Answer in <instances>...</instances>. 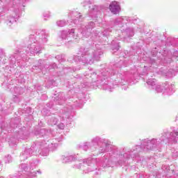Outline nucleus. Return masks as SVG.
Masks as SVG:
<instances>
[{"label": "nucleus", "instance_id": "obj_51", "mask_svg": "<svg viewBox=\"0 0 178 178\" xmlns=\"http://www.w3.org/2000/svg\"><path fill=\"white\" fill-rule=\"evenodd\" d=\"M136 149H138V148H140V146H136Z\"/></svg>", "mask_w": 178, "mask_h": 178}, {"label": "nucleus", "instance_id": "obj_25", "mask_svg": "<svg viewBox=\"0 0 178 178\" xmlns=\"http://www.w3.org/2000/svg\"><path fill=\"white\" fill-rule=\"evenodd\" d=\"M163 73H164L165 77H168L169 79V78L173 77V76H175L176 71H175L172 69H170L168 71L164 70Z\"/></svg>", "mask_w": 178, "mask_h": 178}, {"label": "nucleus", "instance_id": "obj_34", "mask_svg": "<svg viewBox=\"0 0 178 178\" xmlns=\"http://www.w3.org/2000/svg\"><path fill=\"white\" fill-rule=\"evenodd\" d=\"M19 168H21V170L23 172H27L29 170V167L27 166V164L22 163L19 165Z\"/></svg>", "mask_w": 178, "mask_h": 178}, {"label": "nucleus", "instance_id": "obj_10", "mask_svg": "<svg viewBox=\"0 0 178 178\" xmlns=\"http://www.w3.org/2000/svg\"><path fill=\"white\" fill-rule=\"evenodd\" d=\"M33 149H34V147L25 149L24 151H23L20 154L21 161H26V159L30 158V156H32V155L34 154Z\"/></svg>", "mask_w": 178, "mask_h": 178}, {"label": "nucleus", "instance_id": "obj_24", "mask_svg": "<svg viewBox=\"0 0 178 178\" xmlns=\"http://www.w3.org/2000/svg\"><path fill=\"white\" fill-rule=\"evenodd\" d=\"M40 134L42 136V137H44V140H47L48 137H51V136H52L50 131L44 129H40Z\"/></svg>", "mask_w": 178, "mask_h": 178}, {"label": "nucleus", "instance_id": "obj_5", "mask_svg": "<svg viewBox=\"0 0 178 178\" xmlns=\"http://www.w3.org/2000/svg\"><path fill=\"white\" fill-rule=\"evenodd\" d=\"M62 141V138H54L49 140H43L40 144V149L38 153L42 155V156H47L49 154V149L54 151L58 148V143Z\"/></svg>", "mask_w": 178, "mask_h": 178}, {"label": "nucleus", "instance_id": "obj_8", "mask_svg": "<svg viewBox=\"0 0 178 178\" xmlns=\"http://www.w3.org/2000/svg\"><path fill=\"white\" fill-rule=\"evenodd\" d=\"M108 74H106V72H102L101 74L97 76V80L93 81L94 83H97V84H99V86H102L103 90H107L108 91L111 92L112 88L109 85H108V83H106V77Z\"/></svg>", "mask_w": 178, "mask_h": 178}, {"label": "nucleus", "instance_id": "obj_39", "mask_svg": "<svg viewBox=\"0 0 178 178\" xmlns=\"http://www.w3.org/2000/svg\"><path fill=\"white\" fill-rule=\"evenodd\" d=\"M58 129L63 130V129H65V124H63V122H61L58 125Z\"/></svg>", "mask_w": 178, "mask_h": 178}, {"label": "nucleus", "instance_id": "obj_27", "mask_svg": "<svg viewBox=\"0 0 178 178\" xmlns=\"http://www.w3.org/2000/svg\"><path fill=\"white\" fill-rule=\"evenodd\" d=\"M134 151H136L134 149L133 150L128 151L127 153L123 154L124 158H126L127 159L134 158L133 156V152H134Z\"/></svg>", "mask_w": 178, "mask_h": 178}, {"label": "nucleus", "instance_id": "obj_30", "mask_svg": "<svg viewBox=\"0 0 178 178\" xmlns=\"http://www.w3.org/2000/svg\"><path fill=\"white\" fill-rule=\"evenodd\" d=\"M99 143H101V138L96 136L92 140V143L90 144H92V145H95V144L98 145Z\"/></svg>", "mask_w": 178, "mask_h": 178}, {"label": "nucleus", "instance_id": "obj_42", "mask_svg": "<svg viewBox=\"0 0 178 178\" xmlns=\"http://www.w3.org/2000/svg\"><path fill=\"white\" fill-rule=\"evenodd\" d=\"M44 17H49V12L44 13L43 14Z\"/></svg>", "mask_w": 178, "mask_h": 178}, {"label": "nucleus", "instance_id": "obj_26", "mask_svg": "<svg viewBox=\"0 0 178 178\" xmlns=\"http://www.w3.org/2000/svg\"><path fill=\"white\" fill-rule=\"evenodd\" d=\"M61 122H65V120H67V119H69V118H70V112L69 111H64L62 114H61Z\"/></svg>", "mask_w": 178, "mask_h": 178}, {"label": "nucleus", "instance_id": "obj_16", "mask_svg": "<svg viewBox=\"0 0 178 178\" xmlns=\"http://www.w3.org/2000/svg\"><path fill=\"white\" fill-rule=\"evenodd\" d=\"M141 147L143 148L145 147V149H154V145L150 142L149 139H144L141 143Z\"/></svg>", "mask_w": 178, "mask_h": 178}, {"label": "nucleus", "instance_id": "obj_17", "mask_svg": "<svg viewBox=\"0 0 178 178\" xmlns=\"http://www.w3.org/2000/svg\"><path fill=\"white\" fill-rule=\"evenodd\" d=\"M73 34H74V29L63 31L61 32L60 38L62 40H66L68 37H73Z\"/></svg>", "mask_w": 178, "mask_h": 178}, {"label": "nucleus", "instance_id": "obj_29", "mask_svg": "<svg viewBox=\"0 0 178 178\" xmlns=\"http://www.w3.org/2000/svg\"><path fill=\"white\" fill-rule=\"evenodd\" d=\"M58 27H65L67 24V22L65 19H60L56 22Z\"/></svg>", "mask_w": 178, "mask_h": 178}, {"label": "nucleus", "instance_id": "obj_12", "mask_svg": "<svg viewBox=\"0 0 178 178\" xmlns=\"http://www.w3.org/2000/svg\"><path fill=\"white\" fill-rule=\"evenodd\" d=\"M109 10L113 15H118L120 12V6L117 1H112L109 6Z\"/></svg>", "mask_w": 178, "mask_h": 178}, {"label": "nucleus", "instance_id": "obj_36", "mask_svg": "<svg viewBox=\"0 0 178 178\" xmlns=\"http://www.w3.org/2000/svg\"><path fill=\"white\" fill-rule=\"evenodd\" d=\"M150 143H152V145H153V146L156 147V145H158V141L156 140V139H152L150 140Z\"/></svg>", "mask_w": 178, "mask_h": 178}, {"label": "nucleus", "instance_id": "obj_20", "mask_svg": "<svg viewBox=\"0 0 178 178\" xmlns=\"http://www.w3.org/2000/svg\"><path fill=\"white\" fill-rule=\"evenodd\" d=\"M124 35H127V37L124 38V41L127 40V38H130V37H133L134 35V29L133 28H129L127 29L123 32Z\"/></svg>", "mask_w": 178, "mask_h": 178}, {"label": "nucleus", "instance_id": "obj_43", "mask_svg": "<svg viewBox=\"0 0 178 178\" xmlns=\"http://www.w3.org/2000/svg\"><path fill=\"white\" fill-rule=\"evenodd\" d=\"M150 63H151L152 65H154V63H155V59L151 58V59H150Z\"/></svg>", "mask_w": 178, "mask_h": 178}, {"label": "nucleus", "instance_id": "obj_32", "mask_svg": "<svg viewBox=\"0 0 178 178\" xmlns=\"http://www.w3.org/2000/svg\"><path fill=\"white\" fill-rule=\"evenodd\" d=\"M38 163V162L37 161V160H34L32 162H31V163H30V169L31 170H33V169H35V168H37Z\"/></svg>", "mask_w": 178, "mask_h": 178}, {"label": "nucleus", "instance_id": "obj_33", "mask_svg": "<svg viewBox=\"0 0 178 178\" xmlns=\"http://www.w3.org/2000/svg\"><path fill=\"white\" fill-rule=\"evenodd\" d=\"M4 162H5V163H10V162H12V156H10L9 154L5 156Z\"/></svg>", "mask_w": 178, "mask_h": 178}, {"label": "nucleus", "instance_id": "obj_31", "mask_svg": "<svg viewBox=\"0 0 178 178\" xmlns=\"http://www.w3.org/2000/svg\"><path fill=\"white\" fill-rule=\"evenodd\" d=\"M49 124L51 126H55V124H58V118L53 117L49 120Z\"/></svg>", "mask_w": 178, "mask_h": 178}, {"label": "nucleus", "instance_id": "obj_50", "mask_svg": "<svg viewBox=\"0 0 178 178\" xmlns=\"http://www.w3.org/2000/svg\"><path fill=\"white\" fill-rule=\"evenodd\" d=\"M173 156H178V154L176 155V153H174V154H173Z\"/></svg>", "mask_w": 178, "mask_h": 178}, {"label": "nucleus", "instance_id": "obj_15", "mask_svg": "<svg viewBox=\"0 0 178 178\" xmlns=\"http://www.w3.org/2000/svg\"><path fill=\"white\" fill-rule=\"evenodd\" d=\"M71 19L73 20L74 23L77 24V22H81L82 15L80 13L77 11H72L70 13Z\"/></svg>", "mask_w": 178, "mask_h": 178}, {"label": "nucleus", "instance_id": "obj_37", "mask_svg": "<svg viewBox=\"0 0 178 178\" xmlns=\"http://www.w3.org/2000/svg\"><path fill=\"white\" fill-rule=\"evenodd\" d=\"M42 115H44V116H49V111H48L47 109H43L42 111Z\"/></svg>", "mask_w": 178, "mask_h": 178}, {"label": "nucleus", "instance_id": "obj_45", "mask_svg": "<svg viewBox=\"0 0 178 178\" xmlns=\"http://www.w3.org/2000/svg\"><path fill=\"white\" fill-rule=\"evenodd\" d=\"M85 3L91 4V0H84Z\"/></svg>", "mask_w": 178, "mask_h": 178}, {"label": "nucleus", "instance_id": "obj_38", "mask_svg": "<svg viewBox=\"0 0 178 178\" xmlns=\"http://www.w3.org/2000/svg\"><path fill=\"white\" fill-rule=\"evenodd\" d=\"M36 175H37V172H30V173L29 174V178L35 177Z\"/></svg>", "mask_w": 178, "mask_h": 178}, {"label": "nucleus", "instance_id": "obj_40", "mask_svg": "<svg viewBox=\"0 0 178 178\" xmlns=\"http://www.w3.org/2000/svg\"><path fill=\"white\" fill-rule=\"evenodd\" d=\"M177 60H178V51L174 52V57Z\"/></svg>", "mask_w": 178, "mask_h": 178}, {"label": "nucleus", "instance_id": "obj_41", "mask_svg": "<svg viewBox=\"0 0 178 178\" xmlns=\"http://www.w3.org/2000/svg\"><path fill=\"white\" fill-rule=\"evenodd\" d=\"M165 63H170L172 62V58H168V60L167 58L164 59Z\"/></svg>", "mask_w": 178, "mask_h": 178}, {"label": "nucleus", "instance_id": "obj_18", "mask_svg": "<svg viewBox=\"0 0 178 178\" xmlns=\"http://www.w3.org/2000/svg\"><path fill=\"white\" fill-rule=\"evenodd\" d=\"M169 143H177L178 141V129L174 130L170 134V136L168 138Z\"/></svg>", "mask_w": 178, "mask_h": 178}, {"label": "nucleus", "instance_id": "obj_3", "mask_svg": "<svg viewBox=\"0 0 178 178\" xmlns=\"http://www.w3.org/2000/svg\"><path fill=\"white\" fill-rule=\"evenodd\" d=\"M102 55H104V52L99 44H95V48L86 49L82 52L79 62H81L83 65H92L95 60L98 61L101 59Z\"/></svg>", "mask_w": 178, "mask_h": 178}, {"label": "nucleus", "instance_id": "obj_54", "mask_svg": "<svg viewBox=\"0 0 178 178\" xmlns=\"http://www.w3.org/2000/svg\"><path fill=\"white\" fill-rule=\"evenodd\" d=\"M0 178H5V177H0Z\"/></svg>", "mask_w": 178, "mask_h": 178}, {"label": "nucleus", "instance_id": "obj_9", "mask_svg": "<svg viewBox=\"0 0 178 178\" xmlns=\"http://www.w3.org/2000/svg\"><path fill=\"white\" fill-rule=\"evenodd\" d=\"M35 40L40 45H44L48 42V33L45 30L38 31Z\"/></svg>", "mask_w": 178, "mask_h": 178}, {"label": "nucleus", "instance_id": "obj_22", "mask_svg": "<svg viewBox=\"0 0 178 178\" xmlns=\"http://www.w3.org/2000/svg\"><path fill=\"white\" fill-rule=\"evenodd\" d=\"M127 22H130V18L129 17H124L122 18H118L115 19V24H127Z\"/></svg>", "mask_w": 178, "mask_h": 178}, {"label": "nucleus", "instance_id": "obj_46", "mask_svg": "<svg viewBox=\"0 0 178 178\" xmlns=\"http://www.w3.org/2000/svg\"><path fill=\"white\" fill-rule=\"evenodd\" d=\"M101 34H102V37H105L106 35V33L105 31Z\"/></svg>", "mask_w": 178, "mask_h": 178}, {"label": "nucleus", "instance_id": "obj_19", "mask_svg": "<svg viewBox=\"0 0 178 178\" xmlns=\"http://www.w3.org/2000/svg\"><path fill=\"white\" fill-rule=\"evenodd\" d=\"M89 10L90 12V16H97V14L99 10H101V7L98 6H90L89 7Z\"/></svg>", "mask_w": 178, "mask_h": 178}, {"label": "nucleus", "instance_id": "obj_47", "mask_svg": "<svg viewBox=\"0 0 178 178\" xmlns=\"http://www.w3.org/2000/svg\"><path fill=\"white\" fill-rule=\"evenodd\" d=\"M9 145L10 147H13V145H16V144H13V143H12V142H9Z\"/></svg>", "mask_w": 178, "mask_h": 178}, {"label": "nucleus", "instance_id": "obj_48", "mask_svg": "<svg viewBox=\"0 0 178 178\" xmlns=\"http://www.w3.org/2000/svg\"><path fill=\"white\" fill-rule=\"evenodd\" d=\"M92 77H97V74L93 73V74H92Z\"/></svg>", "mask_w": 178, "mask_h": 178}, {"label": "nucleus", "instance_id": "obj_23", "mask_svg": "<svg viewBox=\"0 0 178 178\" xmlns=\"http://www.w3.org/2000/svg\"><path fill=\"white\" fill-rule=\"evenodd\" d=\"M111 49L116 52L117 51H119V48H120V46L119 45V42L116 41V40H114L111 42Z\"/></svg>", "mask_w": 178, "mask_h": 178}, {"label": "nucleus", "instance_id": "obj_35", "mask_svg": "<svg viewBox=\"0 0 178 178\" xmlns=\"http://www.w3.org/2000/svg\"><path fill=\"white\" fill-rule=\"evenodd\" d=\"M122 65H123V60H120L118 63L114 65L113 68L115 69V67H118V69H120Z\"/></svg>", "mask_w": 178, "mask_h": 178}, {"label": "nucleus", "instance_id": "obj_1", "mask_svg": "<svg viewBox=\"0 0 178 178\" xmlns=\"http://www.w3.org/2000/svg\"><path fill=\"white\" fill-rule=\"evenodd\" d=\"M0 13L1 12H8L9 9L12 10V15L7 17L6 23L7 26L15 24L20 16V6L27 0H0Z\"/></svg>", "mask_w": 178, "mask_h": 178}, {"label": "nucleus", "instance_id": "obj_6", "mask_svg": "<svg viewBox=\"0 0 178 178\" xmlns=\"http://www.w3.org/2000/svg\"><path fill=\"white\" fill-rule=\"evenodd\" d=\"M26 42L27 44V48L26 51L27 54H31V55H35L41 52L42 47L35 40V35H30L29 38L26 39Z\"/></svg>", "mask_w": 178, "mask_h": 178}, {"label": "nucleus", "instance_id": "obj_56", "mask_svg": "<svg viewBox=\"0 0 178 178\" xmlns=\"http://www.w3.org/2000/svg\"><path fill=\"white\" fill-rule=\"evenodd\" d=\"M139 74H143L139 73Z\"/></svg>", "mask_w": 178, "mask_h": 178}, {"label": "nucleus", "instance_id": "obj_13", "mask_svg": "<svg viewBox=\"0 0 178 178\" xmlns=\"http://www.w3.org/2000/svg\"><path fill=\"white\" fill-rule=\"evenodd\" d=\"M110 149H111V143L104 140L101 147L99 149V154H104V152H109Z\"/></svg>", "mask_w": 178, "mask_h": 178}, {"label": "nucleus", "instance_id": "obj_55", "mask_svg": "<svg viewBox=\"0 0 178 178\" xmlns=\"http://www.w3.org/2000/svg\"><path fill=\"white\" fill-rule=\"evenodd\" d=\"M50 108H52V106H51Z\"/></svg>", "mask_w": 178, "mask_h": 178}, {"label": "nucleus", "instance_id": "obj_28", "mask_svg": "<svg viewBox=\"0 0 178 178\" xmlns=\"http://www.w3.org/2000/svg\"><path fill=\"white\" fill-rule=\"evenodd\" d=\"M54 102L56 104L62 105V104L65 102V97H56L54 99Z\"/></svg>", "mask_w": 178, "mask_h": 178}, {"label": "nucleus", "instance_id": "obj_49", "mask_svg": "<svg viewBox=\"0 0 178 178\" xmlns=\"http://www.w3.org/2000/svg\"><path fill=\"white\" fill-rule=\"evenodd\" d=\"M122 88L126 90H127V86H124Z\"/></svg>", "mask_w": 178, "mask_h": 178}, {"label": "nucleus", "instance_id": "obj_4", "mask_svg": "<svg viewBox=\"0 0 178 178\" xmlns=\"http://www.w3.org/2000/svg\"><path fill=\"white\" fill-rule=\"evenodd\" d=\"M147 86H149L150 90H155L156 92H163L164 95H172L175 92V85L165 82L162 86L158 85L156 79H149L147 81Z\"/></svg>", "mask_w": 178, "mask_h": 178}, {"label": "nucleus", "instance_id": "obj_53", "mask_svg": "<svg viewBox=\"0 0 178 178\" xmlns=\"http://www.w3.org/2000/svg\"><path fill=\"white\" fill-rule=\"evenodd\" d=\"M38 173H41V172H40V171H37Z\"/></svg>", "mask_w": 178, "mask_h": 178}, {"label": "nucleus", "instance_id": "obj_21", "mask_svg": "<svg viewBox=\"0 0 178 178\" xmlns=\"http://www.w3.org/2000/svg\"><path fill=\"white\" fill-rule=\"evenodd\" d=\"M80 148L83 151H87L88 149H90V148L91 151H95V147H92V145L90 143H85L80 146Z\"/></svg>", "mask_w": 178, "mask_h": 178}, {"label": "nucleus", "instance_id": "obj_2", "mask_svg": "<svg viewBox=\"0 0 178 178\" xmlns=\"http://www.w3.org/2000/svg\"><path fill=\"white\" fill-rule=\"evenodd\" d=\"M108 156H104L102 160L98 158H89L83 160L82 163L74 165V168L76 169H82L85 173H90V172H94L97 170L98 165L106 168L109 166V159Z\"/></svg>", "mask_w": 178, "mask_h": 178}, {"label": "nucleus", "instance_id": "obj_11", "mask_svg": "<svg viewBox=\"0 0 178 178\" xmlns=\"http://www.w3.org/2000/svg\"><path fill=\"white\" fill-rule=\"evenodd\" d=\"M118 79L115 81H118V84H121V86H126V80L127 79V72L118 73Z\"/></svg>", "mask_w": 178, "mask_h": 178}, {"label": "nucleus", "instance_id": "obj_52", "mask_svg": "<svg viewBox=\"0 0 178 178\" xmlns=\"http://www.w3.org/2000/svg\"><path fill=\"white\" fill-rule=\"evenodd\" d=\"M12 178H17V177H13Z\"/></svg>", "mask_w": 178, "mask_h": 178}, {"label": "nucleus", "instance_id": "obj_14", "mask_svg": "<svg viewBox=\"0 0 178 178\" xmlns=\"http://www.w3.org/2000/svg\"><path fill=\"white\" fill-rule=\"evenodd\" d=\"M61 159L63 163H67L69 162H73L77 159V156L75 154L63 155Z\"/></svg>", "mask_w": 178, "mask_h": 178}, {"label": "nucleus", "instance_id": "obj_44", "mask_svg": "<svg viewBox=\"0 0 178 178\" xmlns=\"http://www.w3.org/2000/svg\"><path fill=\"white\" fill-rule=\"evenodd\" d=\"M51 67L53 68V69H56V67H57V66H56V63H53L52 64V65H51Z\"/></svg>", "mask_w": 178, "mask_h": 178}, {"label": "nucleus", "instance_id": "obj_7", "mask_svg": "<svg viewBox=\"0 0 178 178\" xmlns=\"http://www.w3.org/2000/svg\"><path fill=\"white\" fill-rule=\"evenodd\" d=\"M94 27H95V23H94V22H88L81 31V34L83 35V37H86V38H88V37H91L92 35L91 39L92 40V41H94L95 40H96L97 41H99V37H101V35H99V32L96 31L94 33H91Z\"/></svg>", "mask_w": 178, "mask_h": 178}]
</instances>
